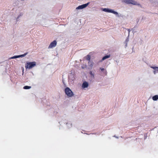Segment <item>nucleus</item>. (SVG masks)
Masks as SVG:
<instances>
[{
	"label": "nucleus",
	"instance_id": "f257e3e1",
	"mask_svg": "<svg viewBox=\"0 0 158 158\" xmlns=\"http://www.w3.org/2000/svg\"><path fill=\"white\" fill-rule=\"evenodd\" d=\"M102 11L105 12L112 13L115 15H116L118 17H122L123 16L121 14H119L117 12L114 11L113 10L109 9L108 8H105L102 9Z\"/></svg>",
	"mask_w": 158,
	"mask_h": 158
},
{
	"label": "nucleus",
	"instance_id": "f03ea898",
	"mask_svg": "<svg viewBox=\"0 0 158 158\" xmlns=\"http://www.w3.org/2000/svg\"><path fill=\"white\" fill-rule=\"evenodd\" d=\"M36 63L35 61L32 62H27L25 65L26 69H31L36 65Z\"/></svg>",
	"mask_w": 158,
	"mask_h": 158
},
{
	"label": "nucleus",
	"instance_id": "7ed1b4c3",
	"mask_svg": "<svg viewBox=\"0 0 158 158\" xmlns=\"http://www.w3.org/2000/svg\"><path fill=\"white\" fill-rule=\"evenodd\" d=\"M64 92L65 94L69 97H71L74 95L73 92L71 89L68 87L65 89Z\"/></svg>",
	"mask_w": 158,
	"mask_h": 158
},
{
	"label": "nucleus",
	"instance_id": "20e7f679",
	"mask_svg": "<svg viewBox=\"0 0 158 158\" xmlns=\"http://www.w3.org/2000/svg\"><path fill=\"white\" fill-rule=\"evenodd\" d=\"M90 2H88L87 3H85V4H82L81 5H80L78 6L77 7L76 9V10H80L84 9L85 7H86L89 4Z\"/></svg>",
	"mask_w": 158,
	"mask_h": 158
},
{
	"label": "nucleus",
	"instance_id": "39448f33",
	"mask_svg": "<svg viewBox=\"0 0 158 158\" xmlns=\"http://www.w3.org/2000/svg\"><path fill=\"white\" fill-rule=\"evenodd\" d=\"M57 44V42L56 40H54L51 42L48 47V48H52L56 46Z\"/></svg>",
	"mask_w": 158,
	"mask_h": 158
},
{
	"label": "nucleus",
	"instance_id": "423d86ee",
	"mask_svg": "<svg viewBox=\"0 0 158 158\" xmlns=\"http://www.w3.org/2000/svg\"><path fill=\"white\" fill-rule=\"evenodd\" d=\"M99 69L102 72L101 74L102 75L105 76L107 75V72L106 70L104 68L101 67Z\"/></svg>",
	"mask_w": 158,
	"mask_h": 158
},
{
	"label": "nucleus",
	"instance_id": "0eeeda50",
	"mask_svg": "<svg viewBox=\"0 0 158 158\" xmlns=\"http://www.w3.org/2000/svg\"><path fill=\"white\" fill-rule=\"evenodd\" d=\"M96 72V71L94 69V71L91 70L89 72V74L90 77L93 79H94L95 78V74Z\"/></svg>",
	"mask_w": 158,
	"mask_h": 158
},
{
	"label": "nucleus",
	"instance_id": "6e6552de",
	"mask_svg": "<svg viewBox=\"0 0 158 158\" xmlns=\"http://www.w3.org/2000/svg\"><path fill=\"white\" fill-rule=\"evenodd\" d=\"M89 85V84L87 82L85 81H84L82 85V87L83 88H85L88 87Z\"/></svg>",
	"mask_w": 158,
	"mask_h": 158
},
{
	"label": "nucleus",
	"instance_id": "1a4fd4ad",
	"mask_svg": "<svg viewBox=\"0 0 158 158\" xmlns=\"http://www.w3.org/2000/svg\"><path fill=\"white\" fill-rule=\"evenodd\" d=\"M94 63L92 60H90L89 61H88V66L90 67L89 69H92L93 65H94Z\"/></svg>",
	"mask_w": 158,
	"mask_h": 158
},
{
	"label": "nucleus",
	"instance_id": "9d476101",
	"mask_svg": "<svg viewBox=\"0 0 158 158\" xmlns=\"http://www.w3.org/2000/svg\"><path fill=\"white\" fill-rule=\"evenodd\" d=\"M110 54L108 55H106L103 56L101 60L100 61L101 62L102 61L105 60V59H107L109 58L110 57Z\"/></svg>",
	"mask_w": 158,
	"mask_h": 158
},
{
	"label": "nucleus",
	"instance_id": "9b49d317",
	"mask_svg": "<svg viewBox=\"0 0 158 158\" xmlns=\"http://www.w3.org/2000/svg\"><path fill=\"white\" fill-rule=\"evenodd\" d=\"M69 80H71L72 81L74 80V76L73 74L70 73V75L69 76Z\"/></svg>",
	"mask_w": 158,
	"mask_h": 158
},
{
	"label": "nucleus",
	"instance_id": "f8f14e48",
	"mask_svg": "<svg viewBox=\"0 0 158 158\" xmlns=\"http://www.w3.org/2000/svg\"><path fill=\"white\" fill-rule=\"evenodd\" d=\"M152 99L154 101H157L158 100V95H155L152 97Z\"/></svg>",
	"mask_w": 158,
	"mask_h": 158
},
{
	"label": "nucleus",
	"instance_id": "ddd939ff",
	"mask_svg": "<svg viewBox=\"0 0 158 158\" xmlns=\"http://www.w3.org/2000/svg\"><path fill=\"white\" fill-rule=\"evenodd\" d=\"M27 54H28V52H27L25 53L24 54L21 55H18V58H19V57H23L25 56Z\"/></svg>",
	"mask_w": 158,
	"mask_h": 158
},
{
	"label": "nucleus",
	"instance_id": "4468645a",
	"mask_svg": "<svg viewBox=\"0 0 158 158\" xmlns=\"http://www.w3.org/2000/svg\"><path fill=\"white\" fill-rule=\"evenodd\" d=\"M85 57L86 59L87 60H88V61L91 60H90L91 57L89 55H88L86 56H85Z\"/></svg>",
	"mask_w": 158,
	"mask_h": 158
},
{
	"label": "nucleus",
	"instance_id": "2eb2a0df",
	"mask_svg": "<svg viewBox=\"0 0 158 158\" xmlns=\"http://www.w3.org/2000/svg\"><path fill=\"white\" fill-rule=\"evenodd\" d=\"M23 14L22 13H21L19 14V15H18V17H17L16 21L17 22L19 20V19L20 18L21 16H22L23 15Z\"/></svg>",
	"mask_w": 158,
	"mask_h": 158
},
{
	"label": "nucleus",
	"instance_id": "dca6fc26",
	"mask_svg": "<svg viewBox=\"0 0 158 158\" xmlns=\"http://www.w3.org/2000/svg\"><path fill=\"white\" fill-rule=\"evenodd\" d=\"M31 88V87L30 86L26 85V86H24L23 88L24 89H30V88Z\"/></svg>",
	"mask_w": 158,
	"mask_h": 158
},
{
	"label": "nucleus",
	"instance_id": "f3484780",
	"mask_svg": "<svg viewBox=\"0 0 158 158\" xmlns=\"http://www.w3.org/2000/svg\"><path fill=\"white\" fill-rule=\"evenodd\" d=\"M131 4L133 5H137V2L133 0H131Z\"/></svg>",
	"mask_w": 158,
	"mask_h": 158
},
{
	"label": "nucleus",
	"instance_id": "a211bd4d",
	"mask_svg": "<svg viewBox=\"0 0 158 158\" xmlns=\"http://www.w3.org/2000/svg\"><path fill=\"white\" fill-rule=\"evenodd\" d=\"M66 125L69 128H71L72 127L71 123H66Z\"/></svg>",
	"mask_w": 158,
	"mask_h": 158
},
{
	"label": "nucleus",
	"instance_id": "6ab92c4d",
	"mask_svg": "<svg viewBox=\"0 0 158 158\" xmlns=\"http://www.w3.org/2000/svg\"><path fill=\"white\" fill-rule=\"evenodd\" d=\"M151 68L157 71V73L158 72V67L151 66Z\"/></svg>",
	"mask_w": 158,
	"mask_h": 158
},
{
	"label": "nucleus",
	"instance_id": "aec40b11",
	"mask_svg": "<svg viewBox=\"0 0 158 158\" xmlns=\"http://www.w3.org/2000/svg\"><path fill=\"white\" fill-rule=\"evenodd\" d=\"M125 2L127 4H131V0H125Z\"/></svg>",
	"mask_w": 158,
	"mask_h": 158
},
{
	"label": "nucleus",
	"instance_id": "412c9836",
	"mask_svg": "<svg viewBox=\"0 0 158 158\" xmlns=\"http://www.w3.org/2000/svg\"><path fill=\"white\" fill-rule=\"evenodd\" d=\"M18 58V55L15 56H13L10 58V59H16L17 58Z\"/></svg>",
	"mask_w": 158,
	"mask_h": 158
},
{
	"label": "nucleus",
	"instance_id": "4be33fe9",
	"mask_svg": "<svg viewBox=\"0 0 158 158\" xmlns=\"http://www.w3.org/2000/svg\"><path fill=\"white\" fill-rule=\"evenodd\" d=\"M129 36L127 37L126 39V40L125 41V43H128V42L129 41Z\"/></svg>",
	"mask_w": 158,
	"mask_h": 158
},
{
	"label": "nucleus",
	"instance_id": "5701e85b",
	"mask_svg": "<svg viewBox=\"0 0 158 158\" xmlns=\"http://www.w3.org/2000/svg\"><path fill=\"white\" fill-rule=\"evenodd\" d=\"M114 61L117 64H118L119 62V60H115Z\"/></svg>",
	"mask_w": 158,
	"mask_h": 158
},
{
	"label": "nucleus",
	"instance_id": "b1692460",
	"mask_svg": "<svg viewBox=\"0 0 158 158\" xmlns=\"http://www.w3.org/2000/svg\"><path fill=\"white\" fill-rule=\"evenodd\" d=\"M147 135H148V134H144V138H146L147 137Z\"/></svg>",
	"mask_w": 158,
	"mask_h": 158
},
{
	"label": "nucleus",
	"instance_id": "393cba45",
	"mask_svg": "<svg viewBox=\"0 0 158 158\" xmlns=\"http://www.w3.org/2000/svg\"><path fill=\"white\" fill-rule=\"evenodd\" d=\"M124 43L125 44V47H127V43H125V42H124Z\"/></svg>",
	"mask_w": 158,
	"mask_h": 158
},
{
	"label": "nucleus",
	"instance_id": "a878e982",
	"mask_svg": "<svg viewBox=\"0 0 158 158\" xmlns=\"http://www.w3.org/2000/svg\"><path fill=\"white\" fill-rule=\"evenodd\" d=\"M156 70H155L153 71V72L154 74H156Z\"/></svg>",
	"mask_w": 158,
	"mask_h": 158
},
{
	"label": "nucleus",
	"instance_id": "bb28decb",
	"mask_svg": "<svg viewBox=\"0 0 158 158\" xmlns=\"http://www.w3.org/2000/svg\"><path fill=\"white\" fill-rule=\"evenodd\" d=\"M113 137H115L116 138H118V137L117 136H116L115 135H114V136H113Z\"/></svg>",
	"mask_w": 158,
	"mask_h": 158
},
{
	"label": "nucleus",
	"instance_id": "cd10ccee",
	"mask_svg": "<svg viewBox=\"0 0 158 158\" xmlns=\"http://www.w3.org/2000/svg\"><path fill=\"white\" fill-rule=\"evenodd\" d=\"M128 31L129 34V32H130V30L129 29H128Z\"/></svg>",
	"mask_w": 158,
	"mask_h": 158
},
{
	"label": "nucleus",
	"instance_id": "c85d7f7f",
	"mask_svg": "<svg viewBox=\"0 0 158 158\" xmlns=\"http://www.w3.org/2000/svg\"><path fill=\"white\" fill-rule=\"evenodd\" d=\"M139 21V20H138V21H137V23H138V22Z\"/></svg>",
	"mask_w": 158,
	"mask_h": 158
},
{
	"label": "nucleus",
	"instance_id": "c756f323",
	"mask_svg": "<svg viewBox=\"0 0 158 158\" xmlns=\"http://www.w3.org/2000/svg\"><path fill=\"white\" fill-rule=\"evenodd\" d=\"M82 69H84V67H82Z\"/></svg>",
	"mask_w": 158,
	"mask_h": 158
}]
</instances>
